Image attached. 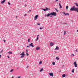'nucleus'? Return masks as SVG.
<instances>
[{"label":"nucleus","mask_w":78,"mask_h":78,"mask_svg":"<svg viewBox=\"0 0 78 78\" xmlns=\"http://www.w3.org/2000/svg\"><path fill=\"white\" fill-rule=\"evenodd\" d=\"M42 28H43V27H40V30H42Z\"/></svg>","instance_id":"27"},{"label":"nucleus","mask_w":78,"mask_h":78,"mask_svg":"<svg viewBox=\"0 0 78 78\" xmlns=\"http://www.w3.org/2000/svg\"><path fill=\"white\" fill-rule=\"evenodd\" d=\"M56 59H57V60H59V58H58V57H56Z\"/></svg>","instance_id":"23"},{"label":"nucleus","mask_w":78,"mask_h":78,"mask_svg":"<svg viewBox=\"0 0 78 78\" xmlns=\"http://www.w3.org/2000/svg\"><path fill=\"white\" fill-rule=\"evenodd\" d=\"M56 16V12H51L50 13H48V14L45 15V16H47V17H49L50 16Z\"/></svg>","instance_id":"1"},{"label":"nucleus","mask_w":78,"mask_h":78,"mask_svg":"<svg viewBox=\"0 0 78 78\" xmlns=\"http://www.w3.org/2000/svg\"><path fill=\"white\" fill-rule=\"evenodd\" d=\"M27 6V4H25V7H26V6Z\"/></svg>","instance_id":"37"},{"label":"nucleus","mask_w":78,"mask_h":78,"mask_svg":"<svg viewBox=\"0 0 78 78\" xmlns=\"http://www.w3.org/2000/svg\"><path fill=\"white\" fill-rule=\"evenodd\" d=\"M75 71V69H73V70H72V73H74V71Z\"/></svg>","instance_id":"17"},{"label":"nucleus","mask_w":78,"mask_h":78,"mask_svg":"<svg viewBox=\"0 0 78 78\" xmlns=\"http://www.w3.org/2000/svg\"><path fill=\"white\" fill-rule=\"evenodd\" d=\"M7 58H9V56H7Z\"/></svg>","instance_id":"38"},{"label":"nucleus","mask_w":78,"mask_h":78,"mask_svg":"<svg viewBox=\"0 0 78 78\" xmlns=\"http://www.w3.org/2000/svg\"><path fill=\"white\" fill-rule=\"evenodd\" d=\"M39 36V35H37V37H38V36Z\"/></svg>","instance_id":"50"},{"label":"nucleus","mask_w":78,"mask_h":78,"mask_svg":"<svg viewBox=\"0 0 78 78\" xmlns=\"http://www.w3.org/2000/svg\"><path fill=\"white\" fill-rule=\"evenodd\" d=\"M74 66L75 67H77V64L76 62H74Z\"/></svg>","instance_id":"6"},{"label":"nucleus","mask_w":78,"mask_h":78,"mask_svg":"<svg viewBox=\"0 0 78 78\" xmlns=\"http://www.w3.org/2000/svg\"><path fill=\"white\" fill-rule=\"evenodd\" d=\"M8 4L9 5H11V3H10L9 2L8 3Z\"/></svg>","instance_id":"32"},{"label":"nucleus","mask_w":78,"mask_h":78,"mask_svg":"<svg viewBox=\"0 0 78 78\" xmlns=\"http://www.w3.org/2000/svg\"><path fill=\"white\" fill-rule=\"evenodd\" d=\"M17 69H18L19 68H17Z\"/></svg>","instance_id":"53"},{"label":"nucleus","mask_w":78,"mask_h":78,"mask_svg":"<svg viewBox=\"0 0 78 78\" xmlns=\"http://www.w3.org/2000/svg\"><path fill=\"white\" fill-rule=\"evenodd\" d=\"M66 15H67V16H69V13H66V14H65V16H66Z\"/></svg>","instance_id":"18"},{"label":"nucleus","mask_w":78,"mask_h":78,"mask_svg":"<svg viewBox=\"0 0 78 78\" xmlns=\"http://www.w3.org/2000/svg\"><path fill=\"white\" fill-rule=\"evenodd\" d=\"M38 39H39V37H37V38L36 40V41H38Z\"/></svg>","instance_id":"22"},{"label":"nucleus","mask_w":78,"mask_h":78,"mask_svg":"<svg viewBox=\"0 0 78 78\" xmlns=\"http://www.w3.org/2000/svg\"><path fill=\"white\" fill-rule=\"evenodd\" d=\"M53 45H54V44H53V43L51 42L50 43V46H51V47H53Z\"/></svg>","instance_id":"9"},{"label":"nucleus","mask_w":78,"mask_h":78,"mask_svg":"<svg viewBox=\"0 0 78 78\" xmlns=\"http://www.w3.org/2000/svg\"><path fill=\"white\" fill-rule=\"evenodd\" d=\"M74 4V5H76V6H77V7H78V4L77 3H75Z\"/></svg>","instance_id":"19"},{"label":"nucleus","mask_w":78,"mask_h":78,"mask_svg":"<svg viewBox=\"0 0 78 78\" xmlns=\"http://www.w3.org/2000/svg\"><path fill=\"white\" fill-rule=\"evenodd\" d=\"M76 52H77V51H77V49L76 50Z\"/></svg>","instance_id":"44"},{"label":"nucleus","mask_w":78,"mask_h":78,"mask_svg":"<svg viewBox=\"0 0 78 78\" xmlns=\"http://www.w3.org/2000/svg\"><path fill=\"white\" fill-rule=\"evenodd\" d=\"M4 42H6V41L5 40H4Z\"/></svg>","instance_id":"40"},{"label":"nucleus","mask_w":78,"mask_h":78,"mask_svg":"<svg viewBox=\"0 0 78 78\" xmlns=\"http://www.w3.org/2000/svg\"><path fill=\"white\" fill-rule=\"evenodd\" d=\"M49 74L51 76H53V73H49Z\"/></svg>","instance_id":"4"},{"label":"nucleus","mask_w":78,"mask_h":78,"mask_svg":"<svg viewBox=\"0 0 78 78\" xmlns=\"http://www.w3.org/2000/svg\"><path fill=\"white\" fill-rule=\"evenodd\" d=\"M27 16V14H25L24 15V16Z\"/></svg>","instance_id":"42"},{"label":"nucleus","mask_w":78,"mask_h":78,"mask_svg":"<svg viewBox=\"0 0 78 78\" xmlns=\"http://www.w3.org/2000/svg\"><path fill=\"white\" fill-rule=\"evenodd\" d=\"M3 50H2V51H0V53H2V52H3Z\"/></svg>","instance_id":"36"},{"label":"nucleus","mask_w":78,"mask_h":78,"mask_svg":"<svg viewBox=\"0 0 78 78\" xmlns=\"http://www.w3.org/2000/svg\"><path fill=\"white\" fill-rule=\"evenodd\" d=\"M5 1H6V0H3L1 2L2 4H3V3H4Z\"/></svg>","instance_id":"11"},{"label":"nucleus","mask_w":78,"mask_h":78,"mask_svg":"<svg viewBox=\"0 0 78 78\" xmlns=\"http://www.w3.org/2000/svg\"><path fill=\"white\" fill-rule=\"evenodd\" d=\"M55 9L56 10V11H57V12H58V11H59V10H58V9Z\"/></svg>","instance_id":"25"},{"label":"nucleus","mask_w":78,"mask_h":78,"mask_svg":"<svg viewBox=\"0 0 78 78\" xmlns=\"http://www.w3.org/2000/svg\"><path fill=\"white\" fill-rule=\"evenodd\" d=\"M37 17H38V15H36L34 18V20H37Z\"/></svg>","instance_id":"5"},{"label":"nucleus","mask_w":78,"mask_h":78,"mask_svg":"<svg viewBox=\"0 0 78 78\" xmlns=\"http://www.w3.org/2000/svg\"><path fill=\"white\" fill-rule=\"evenodd\" d=\"M27 47H29V46H27Z\"/></svg>","instance_id":"48"},{"label":"nucleus","mask_w":78,"mask_h":78,"mask_svg":"<svg viewBox=\"0 0 78 78\" xmlns=\"http://www.w3.org/2000/svg\"><path fill=\"white\" fill-rule=\"evenodd\" d=\"M37 25H41V23H37Z\"/></svg>","instance_id":"31"},{"label":"nucleus","mask_w":78,"mask_h":78,"mask_svg":"<svg viewBox=\"0 0 78 78\" xmlns=\"http://www.w3.org/2000/svg\"><path fill=\"white\" fill-rule=\"evenodd\" d=\"M70 11H76V12H78V8H75V6H73L70 9Z\"/></svg>","instance_id":"2"},{"label":"nucleus","mask_w":78,"mask_h":78,"mask_svg":"<svg viewBox=\"0 0 78 78\" xmlns=\"http://www.w3.org/2000/svg\"><path fill=\"white\" fill-rule=\"evenodd\" d=\"M31 12V10H29V12Z\"/></svg>","instance_id":"46"},{"label":"nucleus","mask_w":78,"mask_h":78,"mask_svg":"<svg viewBox=\"0 0 78 78\" xmlns=\"http://www.w3.org/2000/svg\"><path fill=\"white\" fill-rule=\"evenodd\" d=\"M33 43H31L29 44V46H30V47H34V45H33Z\"/></svg>","instance_id":"8"},{"label":"nucleus","mask_w":78,"mask_h":78,"mask_svg":"<svg viewBox=\"0 0 78 78\" xmlns=\"http://www.w3.org/2000/svg\"><path fill=\"white\" fill-rule=\"evenodd\" d=\"M42 9L44 11H50V9L47 7H46V9Z\"/></svg>","instance_id":"3"},{"label":"nucleus","mask_w":78,"mask_h":78,"mask_svg":"<svg viewBox=\"0 0 78 78\" xmlns=\"http://www.w3.org/2000/svg\"><path fill=\"white\" fill-rule=\"evenodd\" d=\"M64 67V65H63L62 66V67Z\"/></svg>","instance_id":"45"},{"label":"nucleus","mask_w":78,"mask_h":78,"mask_svg":"<svg viewBox=\"0 0 78 78\" xmlns=\"http://www.w3.org/2000/svg\"><path fill=\"white\" fill-rule=\"evenodd\" d=\"M26 52H27V53H28V50H26Z\"/></svg>","instance_id":"47"},{"label":"nucleus","mask_w":78,"mask_h":78,"mask_svg":"<svg viewBox=\"0 0 78 78\" xmlns=\"http://www.w3.org/2000/svg\"><path fill=\"white\" fill-rule=\"evenodd\" d=\"M13 71V69H12L10 70V72H12Z\"/></svg>","instance_id":"29"},{"label":"nucleus","mask_w":78,"mask_h":78,"mask_svg":"<svg viewBox=\"0 0 78 78\" xmlns=\"http://www.w3.org/2000/svg\"><path fill=\"white\" fill-rule=\"evenodd\" d=\"M26 55H27V56H28V55H29V54H28V53H27V52L26 53Z\"/></svg>","instance_id":"28"},{"label":"nucleus","mask_w":78,"mask_h":78,"mask_svg":"<svg viewBox=\"0 0 78 78\" xmlns=\"http://www.w3.org/2000/svg\"><path fill=\"white\" fill-rule=\"evenodd\" d=\"M44 70V69H43V68H42L40 70V72H42Z\"/></svg>","instance_id":"16"},{"label":"nucleus","mask_w":78,"mask_h":78,"mask_svg":"<svg viewBox=\"0 0 78 78\" xmlns=\"http://www.w3.org/2000/svg\"><path fill=\"white\" fill-rule=\"evenodd\" d=\"M75 56V55L74 54H72L71 55V56Z\"/></svg>","instance_id":"35"},{"label":"nucleus","mask_w":78,"mask_h":78,"mask_svg":"<svg viewBox=\"0 0 78 78\" xmlns=\"http://www.w3.org/2000/svg\"><path fill=\"white\" fill-rule=\"evenodd\" d=\"M66 76V74H64L63 75H62V77L63 78H64Z\"/></svg>","instance_id":"14"},{"label":"nucleus","mask_w":78,"mask_h":78,"mask_svg":"<svg viewBox=\"0 0 78 78\" xmlns=\"http://www.w3.org/2000/svg\"><path fill=\"white\" fill-rule=\"evenodd\" d=\"M63 14H65V16H66V13L65 12H63Z\"/></svg>","instance_id":"34"},{"label":"nucleus","mask_w":78,"mask_h":78,"mask_svg":"<svg viewBox=\"0 0 78 78\" xmlns=\"http://www.w3.org/2000/svg\"><path fill=\"white\" fill-rule=\"evenodd\" d=\"M20 55H21V58H23L25 56L24 54H20Z\"/></svg>","instance_id":"7"},{"label":"nucleus","mask_w":78,"mask_h":78,"mask_svg":"<svg viewBox=\"0 0 78 78\" xmlns=\"http://www.w3.org/2000/svg\"><path fill=\"white\" fill-rule=\"evenodd\" d=\"M64 24H66V25L67 23H64Z\"/></svg>","instance_id":"51"},{"label":"nucleus","mask_w":78,"mask_h":78,"mask_svg":"<svg viewBox=\"0 0 78 78\" xmlns=\"http://www.w3.org/2000/svg\"><path fill=\"white\" fill-rule=\"evenodd\" d=\"M55 2H58V0H56Z\"/></svg>","instance_id":"43"},{"label":"nucleus","mask_w":78,"mask_h":78,"mask_svg":"<svg viewBox=\"0 0 78 78\" xmlns=\"http://www.w3.org/2000/svg\"><path fill=\"white\" fill-rule=\"evenodd\" d=\"M16 18H17V16H16Z\"/></svg>","instance_id":"55"},{"label":"nucleus","mask_w":78,"mask_h":78,"mask_svg":"<svg viewBox=\"0 0 78 78\" xmlns=\"http://www.w3.org/2000/svg\"><path fill=\"white\" fill-rule=\"evenodd\" d=\"M52 65H55V62H52Z\"/></svg>","instance_id":"24"},{"label":"nucleus","mask_w":78,"mask_h":78,"mask_svg":"<svg viewBox=\"0 0 78 78\" xmlns=\"http://www.w3.org/2000/svg\"><path fill=\"white\" fill-rule=\"evenodd\" d=\"M24 53H25V52L23 51V52L22 53H21V54H24Z\"/></svg>","instance_id":"33"},{"label":"nucleus","mask_w":78,"mask_h":78,"mask_svg":"<svg viewBox=\"0 0 78 78\" xmlns=\"http://www.w3.org/2000/svg\"><path fill=\"white\" fill-rule=\"evenodd\" d=\"M66 30H65L64 31V33L63 34L64 35H65V34H66Z\"/></svg>","instance_id":"20"},{"label":"nucleus","mask_w":78,"mask_h":78,"mask_svg":"<svg viewBox=\"0 0 78 78\" xmlns=\"http://www.w3.org/2000/svg\"><path fill=\"white\" fill-rule=\"evenodd\" d=\"M66 9H68L69 8V6H67L66 7Z\"/></svg>","instance_id":"26"},{"label":"nucleus","mask_w":78,"mask_h":78,"mask_svg":"<svg viewBox=\"0 0 78 78\" xmlns=\"http://www.w3.org/2000/svg\"><path fill=\"white\" fill-rule=\"evenodd\" d=\"M59 72H61V71H59Z\"/></svg>","instance_id":"54"},{"label":"nucleus","mask_w":78,"mask_h":78,"mask_svg":"<svg viewBox=\"0 0 78 78\" xmlns=\"http://www.w3.org/2000/svg\"><path fill=\"white\" fill-rule=\"evenodd\" d=\"M30 39H28V42H30Z\"/></svg>","instance_id":"30"},{"label":"nucleus","mask_w":78,"mask_h":78,"mask_svg":"<svg viewBox=\"0 0 78 78\" xmlns=\"http://www.w3.org/2000/svg\"><path fill=\"white\" fill-rule=\"evenodd\" d=\"M53 17V16H50V17Z\"/></svg>","instance_id":"41"},{"label":"nucleus","mask_w":78,"mask_h":78,"mask_svg":"<svg viewBox=\"0 0 78 78\" xmlns=\"http://www.w3.org/2000/svg\"><path fill=\"white\" fill-rule=\"evenodd\" d=\"M39 64H40V65H41V64H42V61H40L39 63Z\"/></svg>","instance_id":"21"},{"label":"nucleus","mask_w":78,"mask_h":78,"mask_svg":"<svg viewBox=\"0 0 78 78\" xmlns=\"http://www.w3.org/2000/svg\"><path fill=\"white\" fill-rule=\"evenodd\" d=\"M55 50H59V47H58V46H57L56 48H55Z\"/></svg>","instance_id":"13"},{"label":"nucleus","mask_w":78,"mask_h":78,"mask_svg":"<svg viewBox=\"0 0 78 78\" xmlns=\"http://www.w3.org/2000/svg\"><path fill=\"white\" fill-rule=\"evenodd\" d=\"M29 67V66H27V69H28V67Z\"/></svg>","instance_id":"39"},{"label":"nucleus","mask_w":78,"mask_h":78,"mask_svg":"<svg viewBox=\"0 0 78 78\" xmlns=\"http://www.w3.org/2000/svg\"><path fill=\"white\" fill-rule=\"evenodd\" d=\"M12 52L11 51H9L8 52V54H9V55H11V54H12Z\"/></svg>","instance_id":"15"},{"label":"nucleus","mask_w":78,"mask_h":78,"mask_svg":"<svg viewBox=\"0 0 78 78\" xmlns=\"http://www.w3.org/2000/svg\"><path fill=\"white\" fill-rule=\"evenodd\" d=\"M36 50H40V47H37L36 48Z\"/></svg>","instance_id":"12"},{"label":"nucleus","mask_w":78,"mask_h":78,"mask_svg":"<svg viewBox=\"0 0 78 78\" xmlns=\"http://www.w3.org/2000/svg\"><path fill=\"white\" fill-rule=\"evenodd\" d=\"M59 5L60 6V9H61V8H62V6H61V3L60 2L59 3Z\"/></svg>","instance_id":"10"},{"label":"nucleus","mask_w":78,"mask_h":78,"mask_svg":"<svg viewBox=\"0 0 78 78\" xmlns=\"http://www.w3.org/2000/svg\"><path fill=\"white\" fill-rule=\"evenodd\" d=\"M1 56H2V55H0V58H1Z\"/></svg>","instance_id":"49"},{"label":"nucleus","mask_w":78,"mask_h":78,"mask_svg":"<svg viewBox=\"0 0 78 78\" xmlns=\"http://www.w3.org/2000/svg\"><path fill=\"white\" fill-rule=\"evenodd\" d=\"M14 78V76H12V78Z\"/></svg>","instance_id":"52"}]
</instances>
